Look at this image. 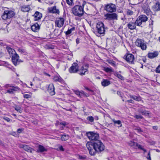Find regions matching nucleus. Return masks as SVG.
Instances as JSON below:
<instances>
[{"mask_svg": "<svg viewBox=\"0 0 160 160\" xmlns=\"http://www.w3.org/2000/svg\"><path fill=\"white\" fill-rule=\"evenodd\" d=\"M104 70L106 72H112V69L111 68H104Z\"/></svg>", "mask_w": 160, "mask_h": 160, "instance_id": "obj_41", "label": "nucleus"}, {"mask_svg": "<svg viewBox=\"0 0 160 160\" xmlns=\"http://www.w3.org/2000/svg\"><path fill=\"white\" fill-rule=\"evenodd\" d=\"M86 147L91 155L94 156L97 153L100 152L104 149V145L101 141L97 140L93 142H88Z\"/></svg>", "mask_w": 160, "mask_h": 160, "instance_id": "obj_1", "label": "nucleus"}, {"mask_svg": "<svg viewBox=\"0 0 160 160\" xmlns=\"http://www.w3.org/2000/svg\"><path fill=\"white\" fill-rule=\"evenodd\" d=\"M53 80L55 82H61L62 81V79L61 77L60 76H55L53 78Z\"/></svg>", "mask_w": 160, "mask_h": 160, "instance_id": "obj_34", "label": "nucleus"}, {"mask_svg": "<svg viewBox=\"0 0 160 160\" xmlns=\"http://www.w3.org/2000/svg\"><path fill=\"white\" fill-rule=\"evenodd\" d=\"M30 8L29 6H24L22 8V10L24 12H27L29 11Z\"/></svg>", "mask_w": 160, "mask_h": 160, "instance_id": "obj_36", "label": "nucleus"}, {"mask_svg": "<svg viewBox=\"0 0 160 160\" xmlns=\"http://www.w3.org/2000/svg\"><path fill=\"white\" fill-rule=\"evenodd\" d=\"M87 119L91 122H93L94 121L93 118L92 116H90L87 117Z\"/></svg>", "mask_w": 160, "mask_h": 160, "instance_id": "obj_44", "label": "nucleus"}, {"mask_svg": "<svg viewBox=\"0 0 160 160\" xmlns=\"http://www.w3.org/2000/svg\"><path fill=\"white\" fill-rule=\"evenodd\" d=\"M15 15V12L12 10H5L2 15V19L5 20L8 24L11 22L12 18Z\"/></svg>", "mask_w": 160, "mask_h": 160, "instance_id": "obj_2", "label": "nucleus"}, {"mask_svg": "<svg viewBox=\"0 0 160 160\" xmlns=\"http://www.w3.org/2000/svg\"><path fill=\"white\" fill-rule=\"evenodd\" d=\"M48 12L50 13L59 14V10L56 8V6L49 7L48 8Z\"/></svg>", "mask_w": 160, "mask_h": 160, "instance_id": "obj_17", "label": "nucleus"}, {"mask_svg": "<svg viewBox=\"0 0 160 160\" xmlns=\"http://www.w3.org/2000/svg\"><path fill=\"white\" fill-rule=\"evenodd\" d=\"M75 30V28L74 27H72L70 29H68V30L65 32H64L65 33V34L67 35H69L70 34H71L72 32V31H74Z\"/></svg>", "mask_w": 160, "mask_h": 160, "instance_id": "obj_33", "label": "nucleus"}, {"mask_svg": "<svg viewBox=\"0 0 160 160\" xmlns=\"http://www.w3.org/2000/svg\"><path fill=\"white\" fill-rule=\"evenodd\" d=\"M80 39L79 38H77L76 40V42L77 44H78L79 43Z\"/></svg>", "mask_w": 160, "mask_h": 160, "instance_id": "obj_57", "label": "nucleus"}, {"mask_svg": "<svg viewBox=\"0 0 160 160\" xmlns=\"http://www.w3.org/2000/svg\"><path fill=\"white\" fill-rule=\"evenodd\" d=\"M112 121L114 124L115 125H116V124H117L119 125L118 126L119 127H121L122 126V124L120 120H116L115 119H112Z\"/></svg>", "mask_w": 160, "mask_h": 160, "instance_id": "obj_32", "label": "nucleus"}, {"mask_svg": "<svg viewBox=\"0 0 160 160\" xmlns=\"http://www.w3.org/2000/svg\"><path fill=\"white\" fill-rule=\"evenodd\" d=\"M12 115L14 116H16V115L15 114H13Z\"/></svg>", "mask_w": 160, "mask_h": 160, "instance_id": "obj_61", "label": "nucleus"}, {"mask_svg": "<svg viewBox=\"0 0 160 160\" xmlns=\"http://www.w3.org/2000/svg\"><path fill=\"white\" fill-rule=\"evenodd\" d=\"M60 124L62 125L63 126H65L66 123L65 122L60 123Z\"/></svg>", "mask_w": 160, "mask_h": 160, "instance_id": "obj_59", "label": "nucleus"}, {"mask_svg": "<svg viewBox=\"0 0 160 160\" xmlns=\"http://www.w3.org/2000/svg\"><path fill=\"white\" fill-rule=\"evenodd\" d=\"M5 88L7 89L6 93H8L9 94H13L19 89L18 87L12 86L11 85L7 84L4 86Z\"/></svg>", "mask_w": 160, "mask_h": 160, "instance_id": "obj_7", "label": "nucleus"}, {"mask_svg": "<svg viewBox=\"0 0 160 160\" xmlns=\"http://www.w3.org/2000/svg\"><path fill=\"white\" fill-rule=\"evenodd\" d=\"M130 97L134 100L137 101H140L142 100L140 96H136L135 95H130Z\"/></svg>", "mask_w": 160, "mask_h": 160, "instance_id": "obj_30", "label": "nucleus"}, {"mask_svg": "<svg viewBox=\"0 0 160 160\" xmlns=\"http://www.w3.org/2000/svg\"><path fill=\"white\" fill-rule=\"evenodd\" d=\"M6 49L11 57H12L16 53L14 49L12 48L9 47H6Z\"/></svg>", "mask_w": 160, "mask_h": 160, "instance_id": "obj_24", "label": "nucleus"}, {"mask_svg": "<svg viewBox=\"0 0 160 160\" xmlns=\"http://www.w3.org/2000/svg\"><path fill=\"white\" fill-rule=\"evenodd\" d=\"M19 58V56L17 53L12 56V61L15 66H16L18 64L19 62H22Z\"/></svg>", "mask_w": 160, "mask_h": 160, "instance_id": "obj_12", "label": "nucleus"}, {"mask_svg": "<svg viewBox=\"0 0 160 160\" xmlns=\"http://www.w3.org/2000/svg\"><path fill=\"white\" fill-rule=\"evenodd\" d=\"M40 26L37 23L33 25L31 27L32 30L34 32H37L40 29Z\"/></svg>", "mask_w": 160, "mask_h": 160, "instance_id": "obj_23", "label": "nucleus"}, {"mask_svg": "<svg viewBox=\"0 0 160 160\" xmlns=\"http://www.w3.org/2000/svg\"><path fill=\"white\" fill-rule=\"evenodd\" d=\"M48 90V92L51 95H53L55 94L54 87L52 84H50L49 85Z\"/></svg>", "mask_w": 160, "mask_h": 160, "instance_id": "obj_19", "label": "nucleus"}, {"mask_svg": "<svg viewBox=\"0 0 160 160\" xmlns=\"http://www.w3.org/2000/svg\"><path fill=\"white\" fill-rule=\"evenodd\" d=\"M148 7V5L146 3H144L142 6L143 10L144 11V12L147 15L150 14L151 12V10Z\"/></svg>", "mask_w": 160, "mask_h": 160, "instance_id": "obj_16", "label": "nucleus"}, {"mask_svg": "<svg viewBox=\"0 0 160 160\" xmlns=\"http://www.w3.org/2000/svg\"><path fill=\"white\" fill-rule=\"evenodd\" d=\"M23 130V129H22L19 128L17 130V132L18 133H20Z\"/></svg>", "mask_w": 160, "mask_h": 160, "instance_id": "obj_53", "label": "nucleus"}, {"mask_svg": "<svg viewBox=\"0 0 160 160\" xmlns=\"http://www.w3.org/2000/svg\"><path fill=\"white\" fill-rule=\"evenodd\" d=\"M58 149L59 150H60V151H64V148H63L62 147V146H61V145H59L58 147Z\"/></svg>", "mask_w": 160, "mask_h": 160, "instance_id": "obj_50", "label": "nucleus"}, {"mask_svg": "<svg viewBox=\"0 0 160 160\" xmlns=\"http://www.w3.org/2000/svg\"><path fill=\"white\" fill-rule=\"evenodd\" d=\"M33 16L34 17V20L37 21L39 20L42 17V14L38 12H36Z\"/></svg>", "mask_w": 160, "mask_h": 160, "instance_id": "obj_22", "label": "nucleus"}, {"mask_svg": "<svg viewBox=\"0 0 160 160\" xmlns=\"http://www.w3.org/2000/svg\"><path fill=\"white\" fill-rule=\"evenodd\" d=\"M64 22V19L62 18H60L57 19L55 21V23L58 27L61 28L63 26Z\"/></svg>", "mask_w": 160, "mask_h": 160, "instance_id": "obj_15", "label": "nucleus"}, {"mask_svg": "<svg viewBox=\"0 0 160 160\" xmlns=\"http://www.w3.org/2000/svg\"><path fill=\"white\" fill-rule=\"evenodd\" d=\"M138 111L139 113H141L143 115L148 116L149 114L148 111L143 110L142 109H139L138 110Z\"/></svg>", "mask_w": 160, "mask_h": 160, "instance_id": "obj_31", "label": "nucleus"}, {"mask_svg": "<svg viewBox=\"0 0 160 160\" xmlns=\"http://www.w3.org/2000/svg\"><path fill=\"white\" fill-rule=\"evenodd\" d=\"M74 92L76 95L80 98L86 96L84 92L83 91H80L79 90H76L74 91Z\"/></svg>", "mask_w": 160, "mask_h": 160, "instance_id": "obj_25", "label": "nucleus"}, {"mask_svg": "<svg viewBox=\"0 0 160 160\" xmlns=\"http://www.w3.org/2000/svg\"><path fill=\"white\" fill-rule=\"evenodd\" d=\"M153 21L152 20L151 24H152V25H153Z\"/></svg>", "mask_w": 160, "mask_h": 160, "instance_id": "obj_63", "label": "nucleus"}, {"mask_svg": "<svg viewBox=\"0 0 160 160\" xmlns=\"http://www.w3.org/2000/svg\"><path fill=\"white\" fill-rule=\"evenodd\" d=\"M15 109L20 113H21L22 111L20 107L18 106H15Z\"/></svg>", "mask_w": 160, "mask_h": 160, "instance_id": "obj_40", "label": "nucleus"}, {"mask_svg": "<svg viewBox=\"0 0 160 160\" xmlns=\"http://www.w3.org/2000/svg\"><path fill=\"white\" fill-rule=\"evenodd\" d=\"M18 51L20 52L23 53L25 52V51L24 49L22 48H18Z\"/></svg>", "mask_w": 160, "mask_h": 160, "instance_id": "obj_49", "label": "nucleus"}, {"mask_svg": "<svg viewBox=\"0 0 160 160\" xmlns=\"http://www.w3.org/2000/svg\"><path fill=\"white\" fill-rule=\"evenodd\" d=\"M66 2L69 5H71L73 3V0H66Z\"/></svg>", "mask_w": 160, "mask_h": 160, "instance_id": "obj_46", "label": "nucleus"}, {"mask_svg": "<svg viewBox=\"0 0 160 160\" xmlns=\"http://www.w3.org/2000/svg\"><path fill=\"white\" fill-rule=\"evenodd\" d=\"M147 159L148 160H151V158L150 157V152H149L148 153V155L147 157Z\"/></svg>", "mask_w": 160, "mask_h": 160, "instance_id": "obj_51", "label": "nucleus"}, {"mask_svg": "<svg viewBox=\"0 0 160 160\" xmlns=\"http://www.w3.org/2000/svg\"><path fill=\"white\" fill-rule=\"evenodd\" d=\"M4 119L5 120H6L8 122H10V119L8 117H4Z\"/></svg>", "mask_w": 160, "mask_h": 160, "instance_id": "obj_52", "label": "nucleus"}, {"mask_svg": "<svg viewBox=\"0 0 160 160\" xmlns=\"http://www.w3.org/2000/svg\"><path fill=\"white\" fill-rule=\"evenodd\" d=\"M159 41H160V37H159Z\"/></svg>", "mask_w": 160, "mask_h": 160, "instance_id": "obj_64", "label": "nucleus"}, {"mask_svg": "<svg viewBox=\"0 0 160 160\" xmlns=\"http://www.w3.org/2000/svg\"><path fill=\"white\" fill-rule=\"evenodd\" d=\"M104 9L107 12L112 13L116 12V7L115 4L110 3L105 6Z\"/></svg>", "mask_w": 160, "mask_h": 160, "instance_id": "obj_9", "label": "nucleus"}, {"mask_svg": "<svg viewBox=\"0 0 160 160\" xmlns=\"http://www.w3.org/2000/svg\"><path fill=\"white\" fill-rule=\"evenodd\" d=\"M117 94L118 95L120 96L122 99V95H121V93L119 91H117Z\"/></svg>", "mask_w": 160, "mask_h": 160, "instance_id": "obj_54", "label": "nucleus"}, {"mask_svg": "<svg viewBox=\"0 0 160 160\" xmlns=\"http://www.w3.org/2000/svg\"><path fill=\"white\" fill-rule=\"evenodd\" d=\"M153 10L155 12H158L160 11V3L158 2L156 3L152 7Z\"/></svg>", "mask_w": 160, "mask_h": 160, "instance_id": "obj_26", "label": "nucleus"}, {"mask_svg": "<svg viewBox=\"0 0 160 160\" xmlns=\"http://www.w3.org/2000/svg\"><path fill=\"white\" fill-rule=\"evenodd\" d=\"M126 102H128L131 103H134V101L132 99L127 100Z\"/></svg>", "mask_w": 160, "mask_h": 160, "instance_id": "obj_55", "label": "nucleus"}, {"mask_svg": "<svg viewBox=\"0 0 160 160\" xmlns=\"http://www.w3.org/2000/svg\"><path fill=\"white\" fill-rule=\"evenodd\" d=\"M126 12L127 14L128 15H132L133 13V12L132 11L129 9H127L126 11Z\"/></svg>", "mask_w": 160, "mask_h": 160, "instance_id": "obj_43", "label": "nucleus"}, {"mask_svg": "<svg viewBox=\"0 0 160 160\" xmlns=\"http://www.w3.org/2000/svg\"><path fill=\"white\" fill-rule=\"evenodd\" d=\"M133 129L135 130H137V131L139 132H143V131L141 129V128L139 127H137L136 126H134L133 128Z\"/></svg>", "mask_w": 160, "mask_h": 160, "instance_id": "obj_39", "label": "nucleus"}, {"mask_svg": "<svg viewBox=\"0 0 160 160\" xmlns=\"http://www.w3.org/2000/svg\"><path fill=\"white\" fill-rule=\"evenodd\" d=\"M23 97L25 98L28 99L31 98V96L30 94H25L23 95Z\"/></svg>", "mask_w": 160, "mask_h": 160, "instance_id": "obj_45", "label": "nucleus"}, {"mask_svg": "<svg viewBox=\"0 0 160 160\" xmlns=\"http://www.w3.org/2000/svg\"><path fill=\"white\" fill-rule=\"evenodd\" d=\"M132 19V20L130 21L128 23L127 26L129 29L133 30L136 28L137 23H136V21H135L133 19Z\"/></svg>", "mask_w": 160, "mask_h": 160, "instance_id": "obj_13", "label": "nucleus"}, {"mask_svg": "<svg viewBox=\"0 0 160 160\" xmlns=\"http://www.w3.org/2000/svg\"><path fill=\"white\" fill-rule=\"evenodd\" d=\"M104 19L108 21L117 20L118 19V15L115 13H107L104 15Z\"/></svg>", "mask_w": 160, "mask_h": 160, "instance_id": "obj_6", "label": "nucleus"}, {"mask_svg": "<svg viewBox=\"0 0 160 160\" xmlns=\"http://www.w3.org/2000/svg\"><path fill=\"white\" fill-rule=\"evenodd\" d=\"M158 55V53L157 52H149L148 54V57L150 58H153L156 57Z\"/></svg>", "mask_w": 160, "mask_h": 160, "instance_id": "obj_27", "label": "nucleus"}, {"mask_svg": "<svg viewBox=\"0 0 160 160\" xmlns=\"http://www.w3.org/2000/svg\"><path fill=\"white\" fill-rule=\"evenodd\" d=\"M96 29L97 32L100 35L103 36L105 32L104 25L101 22H98L96 25Z\"/></svg>", "mask_w": 160, "mask_h": 160, "instance_id": "obj_5", "label": "nucleus"}, {"mask_svg": "<svg viewBox=\"0 0 160 160\" xmlns=\"http://www.w3.org/2000/svg\"><path fill=\"white\" fill-rule=\"evenodd\" d=\"M134 117L136 119H142L143 118L142 116L141 115H135L134 116Z\"/></svg>", "mask_w": 160, "mask_h": 160, "instance_id": "obj_47", "label": "nucleus"}, {"mask_svg": "<svg viewBox=\"0 0 160 160\" xmlns=\"http://www.w3.org/2000/svg\"><path fill=\"white\" fill-rule=\"evenodd\" d=\"M72 12L75 16L81 17L84 14V10L83 9L81 5H76L72 8Z\"/></svg>", "mask_w": 160, "mask_h": 160, "instance_id": "obj_3", "label": "nucleus"}, {"mask_svg": "<svg viewBox=\"0 0 160 160\" xmlns=\"http://www.w3.org/2000/svg\"><path fill=\"white\" fill-rule=\"evenodd\" d=\"M78 159L81 160H84L87 159V157L85 155H78Z\"/></svg>", "mask_w": 160, "mask_h": 160, "instance_id": "obj_42", "label": "nucleus"}, {"mask_svg": "<svg viewBox=\"0 0 160 160\" xmlns=\"http://www.w3.org/2000/svg\"><path fill=\"white\" fill-rule=\"evenodd\" d=\"M78 71V66L77 63L72 64V66L69 69V72L70 73L77 72Z\"/></svg>", "mask_w": 160, "mask_h": 160, "instance_id": "obj_14", "label": "nucleus"}, {"mask_svg": "<svg viewBox=\"0 0 160 160\" xmlns=\"http://www.w3.org/2000/svg\"><path fill=\"white\" fill-rule=\"evenodd\" d=\"M81 5L82 6L83 9L84 10L85 12V11H87L88 10V7L90 6L89 3L85 1H83L82 4Z\"/></svg>", "mask_w": 160, "mask_h": 160, "instance_id": "obj_21", "label": "nucleus"}, {"mask_svg": "<svg viewBox=\"0 0 160 160\" xmlns=\"http://www.w3.org/2000/svg\"><path fill=\"white\" fill-rule=\"evenodd\" d=\"M148 20V18L145 15H141L139 16L136 20V23L137 26L143 27L145 23Z\"/></svg>", "mask_w": 160, "mask_h": 160, "instance_id": "obj_4", "label": "nucleus"}, {"mask_svg": "<svg viewBox=\"0 0 160 160\" xmlns=\"http://www.w3.org/2000/svg\"><path fill=\"white\" fill-rule=\"evenodd\" d=\"M126 61L130 64H134V55L131 53L126 54L124 56Z\"/></svg>", "mask_w": 160, "mask_h": 160, "instance_id": "obj_11", "label": "nucleus"}, {"mask_svg": "<svg viewBox=\"0 0 160 160\" xmlns=\"http://www.w3.org/2000/svg\"><path fill=\"white\" fill-rule=\"evenodd\" d=\"M128 144L131 147H134V148H136V146L138 145L137 143L132 141H130L128 142Z\"/></svg>", "mask_w": 160, "mask_h": 160, "instance_id": "obj_37", "label": "nucleus"}, {"mask_svg": "<svg viewBox=\"0 0 160 160\" xmlns=\"http://www.w3.org/2000/svg\"><path fill=\"white\" fill-rule=\"evenodd\" d=\"M114 75L116 76L118 78L121 79V80H124V78L121 75L118 73V72H115Z\"/></svg>", "mask_w": 160, "mask_h": 160, "instance_id": "obj_38", "label": "nucleus"}, {"mask_svg": "<svg viewBox=\"0 0 160 160\" xmlns=\"http://www.w3.org/2000/svg\"><path fill=\"white\" fill-rule=\"evenodd\" d=\"M85 88L86 89L89 91L90 92H93V90H91V89H90L88 88L87 87H85Z\"/></svg>", "mask_w": 160, "mask_h": 160, "instance_id": "obj_56", "label": "nucleus"}, {"mask_svg": "<svg viewBox=\"0 0 160 160\" xmlns=\"http://www.w3.org/2000/svg\"><path fill=\"white\" fill-rule=\"evenodd\" d=\"M69 136L68 135H61V139L62 140L65 141L69 138Z\"/></svg>", "mask_w": 160, "mask_h": 160, "instance_id": "obj_35", "label": "nucleus"}, {"mask_svg": "<svg viewBox=\"0 0 160 160\" xmlns=\"http://www.w3.org/2000/svg\"><path fill=\"white\" fill-rule=\"evenodd\" d=\"M153 128L154 129H156V127H153Z\"/></svg>", "mask_w": 160, "mask_h": 160, "instance_id": "obj_62", "label": "nucleus"}, {"mask_svg": "<svg viewBox=\"0 0 160 160\" xmlns=\"http://www.w3.org/2000/svg\"><path fill=\"white\" fill-rule=\"evenodd\" d=\"M30 85H31V86H32V82H30Z\"/></svg>", "mask_w": 160, "mask_h": 160, "instance_id": "obj_60", "label": "nucleus"}, {"mask_svg": "<svg viewBox=\"0 0 160 160\" xmlns=\"http://www.w3.org/2000/svg\"><path fill=\"white\" fill-rule=\"evenodd\" d=\"M156 72L158 73H160V65L158 66L156 69Z\"/></svg>", "mask_w": 160, "mask_h": 160, "instance_id": "obj_48", "label": "nucleus"}, {"mask_svg": "<svg viewBox=\"0 0 160 160\" xmlns=\"http://www.w3.org/2000/svg\"><path fill=\"white\" fill-rule=\"evenodd\" d=\"M38 149L37 150V152H42L47 151V149L43 146L41 145H39L38 146Z\"/></svg>", "mask_w": 160, "mask_h": 160, "instance_id": "obj_28", "label": "nucleus"}, {"mask_svg": "<svg viewBox=\"0 0 160 160\" xmlns=\"http://www.w3.org/2000/svg\"><path fill=\"white\" fill-rule=\"evenodd\" d=\"M87 135L88 138L92 141H96L98 140L99 136L98 134L92 132H88L87 133Z\"/></svg>", "mask_w": 160, "mask_h": 160, "instance_id": "obj_10", "label": "nucleus"}, {"mask_svg": "<svg viewBox=\"0 0 160 160\" xmlns=\"http://www.w3.org/2000/svg\"><path fill=\"white\" fill-rule=\"evenodd\" d=\"M138 147L139 148H140L141 149H142V148H141V146L140 145H138H138L136 146V147Z\"/></svg>", "mask_w": 160, "mask_h": 160, "instance_id": "obj_58", "label": "nucleus"}, {"mask_svg": "<svg viewBox=\"0 0 160 160\" xmlns=\"http://www.w3.org/2000/svg\"><path fill=\"white\" fill-rule=\"evenodd\" d=\"M136 45L139 47H140L143 50H146L147 48L146 44L143 40L138 39L136 41Z\"/></svg>", "mask_w": 160, "mask_h": 160, "instance_id": "obj_8", "label": "nucleus"}, {"mask_svg": "<svg viewBox=\"0 0 160 160\" xmlns=\"http://www.w3.org/2000/svg\"><path fill=\"white\" fill-rule=\"evenodd\" d=\"M88 64H86L84 66H82L81 68V72H80L79 74L81 75H85V73L88 72Z\"/></svg>", "mask_w": 160, "mask_h": 160, "instance_id": "obj_20", "label": "nucleus"}, {"mask_svg": "<svg viewBox=\"0 0 160 160\" xmlns=\"http://www.w3.org/2000/svg\"><path fill=\"white\" fill-rule=\"evenodd\" d=\"M101 84L102 86L106 87L109 85L110 84V82L107 79H104L102 82Z\"/></svg>", "mask_w": 160, "mask_h": 160, "instance_id": "obj_29", "label": "nucleus"}, {"mask_svg": "<svg viewBox=\"0 0 160 160\" xmlns=\"http://www.w3.org/2000/svg\"><path fill=\"white\" fill-rule=\"evenodd\" d=\"M19 147L21 148H23L26 151L32 153L34 150L25 144H20Z\"/></svg>", "mask_w": 160, "mask_h": 160, "instance_id": "obj_18", "label": "nucleus"}]
</instances>
